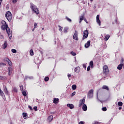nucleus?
<instances>
[{"instance_id":"nucleus-1","label":"nucleus","mask_w":124,"mask_h":124,"mask_svg":"<svg viewBox=\"0 0 124 124\" xmlns=\"http://www.w3.org/2000/svg\"><path fill=\"white\" fill-rule=\"evenodd\" d=\"M2 24L3 25L1 26V30H2V31H5L6 30L10 39H11V37H12V32L10 31V29L8 27V25L6 24V22L2 21Z\"/></svg>"},{"instance_id":"nucleus-2","label":"nucleus","mask_w":124,"mask_h":124,"mask_svg":"<svg viewBox=\"0 0 124 124\" xmlns=\"http://www.w3.org/2000/svg\"><path fill=\"white\" fill-rule=\"evenodd\" d=\"M31 8L33 12H34L36 14H39V11L37 8V7L32 3H31Z\"/></svg>"},{"instance_id":"nucleus-3","label":"nucleus","mask_w":124,"mask_h":124,"mask_svg":"<svg viewBox=\"0 0 124 124\" xmlns=\"http://www.w3.org/2000/svg\"><path fill=\"white\" fill-rule=\"evenodd\" d=\"M31 8L33 12H34L36 14H39V11L37 8V7L32 3H31Z\"/></svg>"},{"instance_id":"nucleus-4","label":"nucleus","mask_w":124,"mask_h":124,"mask_svg":"<svg viewBox=\"0 0 124 124\" xmlns=\"http://www.w3.org/2000/svg\"><path fill=\"white\" fill-rule=\"evenodd\" d=\"M5 17L9 22H11L12 20V14L9 11L6 13Z\"/></svg>"},{"instance_id":"nucleus-5","label":"nucleus","mask_w":124,"mask_h":124,"mask_svg":"<svg viewBox=\"0 0 124 124\" xmlns=\"http://www.w3.org/2000/svg\"><path fill=\"white\" fill-rule=\"evenodd\" d=\"M103 73L104 75H108L109 74V69L107 65H104L103 68Z\"/></svg>"},{"instance_id":"nucleus-6","label":"nucleus","mask_w":124,"mask_h":124,"mask_svg":"<svg viewBox=\"0 0 124 124\" xmlns=\"http://www.w3.org/2000/svg\"><path fill=\"white\" fill-rule=\"evenodd\" d=\"M87 97L88 98H93V90L91 89L90 91H89L87 94Z\"/></svg>"},{"instance_id":"nucleus-7","label":"nucleus","mask_w":124,"mask_h":124,"mask_svg":"<svg viewBox=\"0 0 124 124\" xmlns=\"http://www.w3.org/2000/svg\"><path fill=\"white\" fill-rule=\"evenodd\" d=\"M88 36H89V31H88V30H85L83 31L82 40H84V39H86V38H88Z\"/></svg>"},{"instance_id":"nucleus-8","label":"nucleus","mask_w":124,"mask_h":124,"mask_svg":"<svg viewBox=\"0 0 124 124\" xmlns=\"http://www.w3.org/2000/svg\"><path fill=\"white\" fill-rule=\"evenodd\" d=\"M85 100H86L85 97H84L83 99L79 100L78 105L79 107H81L82 105L85 104Z\"/></svg>"},{"instance_id":"nucleus-9","label":"nucleus","mask_w":124,"mask_h":124,"mask_svg":"<svg viewBox=\"0 0 124 124\" xmlns=\"http://www.w3.org/2000/svg\"><path fill=\"white\" fill-rule=\"evenodd\" d=\"M73 39H75V40H78V31H75V33L73 35Z\"/></svg>"},{"instance_id":"nucleus-10","label":"nucleus","mask_w":124,"mask_h":124,"mask_svg":"<svg viewBox=\"0 0 124 124\" xmlns=\"http://www.w3.org/2000/svg\"><path fill=\"white\" fill-rule=\"evenodd\" d=\"M96 22L98 24L99 26H101V21L99 19V15L96 16Z\"/></svg>"},{"instance_id":"nucleus-11","label":"nucleus","mask_w":124,"mask_h":124,"mask_svg":"<svg viewBox=\"0 0 124 124\" xmlns=\"http://www.w3.org/2000/svg\"><path fill=\"white\" fill-rule=\"evenodd\" d=\"M3 88L5 93L6 94H8V93H9V92H8V90H7V88H6V86L5 85H3Z\"/></svg>"},{"instance_id":"nucleus-12","label":"nucleus","mask_w":124,"mask_h":124,"mask_svg":"<svg viewBox=\"0 0 124 124\" xmlns=\"http://www.w3.org/2000/svg\"><path fill=\"white\" fill-rule=\"evenodd\" d=\"M13 69L11 66H10L8 67V75L9 76H10L11 74H12V71Z\"/></svg>"},{"instance_id":"nucleus-13","label":"nucleus","mask_w":124,"mask_h":124,"mask_svg":"<svg viewBox=\"0 0 124 124\" xmlns=\"http://www.w3.org/2000/svg\"><path fill=\"white\" fill-rule=\"evenodd\" d=\"M91 46V41H88L87 43L85 44V48H89Z\"/></svg>"},{"instance_id":"nucleus-14","label":"nucleus","mask_w":124,"mask_h":124,"mask_svg":"<svg viewBox=\"0 0 124 124\" xmlns=\"http://www.w3.org/2000/svg\"><path fill=\"white\" fill-rule=\"evenodd\" d=\"M67 106L69 107L70 109H73V108H74V105L72 104H68Z\"/></svg>"},{"instance_id":"nucleus-15","label":"nucleus","mask_w":124,"mask_h":124,"mask_svg":"<svg viewBox=\"0 0 124 124\" xmlns=\"http://www.w3.org/2000/svg\"><path fill=\"white\" fill-rule=\"evenodd\" d=\"M53 115H50L48 116L47 118V121L48 122H52V121L53 120Z\"/></svg>"},{"instance_id":"nucleus-16","label":"nucleus","mask_w":124,"mask_h":124,"mask_svg":"<svg viewBox=\"0 0 124 124\" xmlns=\"http://www.w3.org/2000/svg\"><path fill=\"white\" fill-rule=\"evenodd\" d=\"M123 65H124L123 63L118 65V66H117V69H118L119 70H122V68H123Z\"/></svg>"},{"instance_id":"nucleus-17","label":"nucleus","mask_w":124,"mask_h":124,"mask_svg":"<svg viewBox=\"0 0 124 124\" xmlns=\"http://www.w3.org/2000/svg\"><path fill=\"white\" fill-rule=\"evenodd\" d=\"M7 42H4V44L2 45L3 49H5L7 47Z\"/></svg>"},{"instance_id":"nucleus-18","label":"nucleus","mask_w":124,"mask_h":124,"mask_svg":"<svg viewBox=\"0 0 124 124\" xmlns=\"http://www.w3.org/2000/svg\"><path fill=\"white\" fill-rule=\"evenodd\" d=\"M88 109V107H87V105L86 104L83 105L82 107V109L83 111H87Z\"/></svg>"},{"instance_id":"nucleus-19","label":"nucleus","mask_w":124,"mask_h":124,"mask_svg":"<svg viewBox=\"0 0 124 124\" xmlns=\"http://www.w3.org/2000/svg\"><path fill=\"white\" fill-rule=\"evenodd\" d=\"M102 89H103L104 90H107V91H109V87H108V86L106 85L103 86Z\"/></svg>"},{"instance_id":"nucleus-20","label":"nucleus","mask_w":124,"mask_h":124,"mask_svg":"<svg viewBox=\"0 0 124 124\" xmlns=\"http://www.w3.org/2000/svg\"><path fill=\"white\" fill-rule=\"evenodd\" d=\"M80 68L79 67H76L75 68V72H77V73H78V72H79L80 71Z\"/></svg>"},{"instance_id":"nucleus-21","label":"nucleus","mask_w":124,"mask_h":124,"mask_svg":"<svg viewBox=\"0 0 124 124\" xmlns=\"http://www.w3.org/2000/svg\"><path fill=\"white\" fill-rule=\"evenodd\" d=\"M110 38V35L109 34L105 36V38H104L105 40L106 41H107V40H108L109 39V38Z\"/></svg>"},{"instance_id":"nucleus-22","label":"nucleus","mask_w":124,"mask_h":124,"mask_svg":"<svg viewBox=\"0 0 124 124\" xmlns=\"http://www.w3.org/2000/svg\"><path fill=\"white\" fill-rule=\"evenodd\" d=\"M23 117L24 119H27L28 118V114L27 113H23Z\"/></svg>"},{"instance_id":"nucleus-23","label":"nucleus","mask_w":124,"mask_h":124,"mask_svg":"<svg viewBox=\"0 0 124 124\" xmlns=\"http://www.w3.org/2000/svg\"><path fill=\"white\" fill-rule=\"evenodd\" d=\"M0 80H7V78H6L5 77H3V76H0Z\"/></svg>"},{"instance_id":"nucleus-24","label":"nucleus","mask_w":124,"mask_h":124,"mask_svg":"<svg viewBox=\"0 0 124 124\" xmlns=\"http://www.w3.org/2000/svg\"><path fill=\"white\" fill-rule=\"evenodd\" d=\"M80 18V20H79V24H81V22H82V21H83V20H84V16H79Z\"/></svg>"},{"instance_id":"nucleus-25","label":"nucleus","mask_w":124,"mask_h":124,"mask_svg":"<svg viewBox=\"0 0 124 124\" xmlns=\"http://www.w3.org/2000/svg\"><path fill=\"white\" fill-rule=\"evenodd\" d=\"M53 103H59V98H54L53 100Z\"/></svg>"},{"instance_id":"nucleus-26","label":"nucleus","mask_w":124,"mask_h":124,"mask_svg":"<svg viewBox=\"0 0 124 124\" xmlns=\"http://www.w3.org/2000/svg\"><path fill=\"white\" fill-rule=\"evenodd\" d=\"M65 19L67 20V21H68V22H69V23H71V22H72L71 19L68 18L67 16L65 17Z\"/></svg>"},{"instance_id":"nucleus-27","label":"nucleus","mask_w":124,"mask_h":124,"mask_svg":"<svg viewBox=\"0 0 124 124\" xmlns=\"http://www.w3.org/2000/svg\"><path fill=\"white\" fill-rule=\"evenodd\" d=\"M89 64H90V66H91V67L92 68H93V62L91 61V62H90Z\"/></svg>"},{"instance_id":"nucleus-28","label":"nucleus","mask_w":124,"mask_h":124,"mask_svg":"<svg viewBox=\"0 0 124 124\" xmlns=\"http://www.w3.org/2000/svg\"><path fill=\"white\" fill-rule=\"evenodd\" d=\"M77 88V86H76V85L74 84L72 85V90H73V91L75 90V89Z\"/></svg>"},{"instance_id":"nucleus-29","label":"nucleus","mask_w":124,"mask_h":124,"mask_svg":"<svg viewBox=\"0 0 124 124\" xmlns=\"http://www.w3.org/2000/svg\"><path fill=\"white\" fill-rule=\"evenodd\" d=\"M64 32L66 33L67 32V31H68V28L67 27H65L63 29Z\"/></svg>"},{"instance_id":"nucleus-30","label":"nucleus","mask_w":124,"mask_h":124,"mask_svg":"<svg viewBox=\"0 0 124 124\" xmlns=\"http://www.w3.org/2000/svg\"><path fill=\"white\" fill-rule=\"evenodd\" d=\"M31 56H33V50L32 49H31L30 51Z\"/></svg>"},{"instance_id":"nucleus-31","label":"nucleus","mask_w":124,"mask_h":124,"mask_svg":"<svg viewBox=\"0 0 124 124\" xmlns=\"http://www.w3.org/2000/svg\"><path fill=\"white\" fill-rule=\"evenodd\" d=\"M0 96L3 98V97L4 96V93H3V92L2 91L0 92Z\"/></svg>"},{"instance_id":"nucleus-32","label":"nucleus","mask_w":124,"mask_h":124,"mask_svg":"<svg viewBox=\"0 0 124 124\" xmlns=\"http://www.w3.org/2000/svg\"><path fill=\"white\" fill-rule=\"evenodd\" d=\"M13 91L14 93H17V92H18V91L17 90V88L16 87L13 88Z\"/></svg>"},{"instance_id":"nucleus-33","label":"nucleus","mask_w":124,"mask_h":124,"mask_svg":"<svg viewBox=\"0 0 124 124\" xmlns=\"http://www.w3.org/2000/svg\"><path fill=\"white\" fill-rule=\"evenodd\" d=\"M22 94L24 95V96H27V92H26L25 91H22Z\"/></svg>"},{"instance_id":"nucleus-34","label":"nucleus","mask_w":124,"mask_h":124,"mask_svg":"<svg viewBox=\"0 0 124 124\" xmlns=\"http://www.w3.org/2000/svg\"><path fill=\"white\" fill-rule=\"evenodd\" d=\"M101 124V123L96 122V121H94L92 123V124Z\"/></svg>"},{"instance_id":"nucleus-35","label":"nucleus","mask_w":124,"mask_h":124,"mask_svg":"<svg viewBox=\"0 0 124 124\" xmlns=\"http://www.w3.org/2000/svg\"><path fill=\"white\" fill-rule=\"evenodd\" d=\"M118 106H120V107L123 106V102H119L118 103Z\"/></svg>"},{"instance_id":"nucleus-36","label":"nucleus","mask_w":124,"mask_h":124,"mask_svg":"<svg viewBox=\"0 0 124 124\" xmlns=\"http://www.w3.org/2000/svg\"><path fill=\"white\" fill-rule=\"evenodd\" d=\"M11 51L12 53H17V50L15 49H12Z\"/></svg>"},{"instance_id":"nucleus-37","label":"nucleus","mask_w":124,"mask_h":124,"mask_svg":"<svg viewBox=\"0 0 124 124\" xmlns=\"http://www.w3.org/2000/svg\"><path fill=\"white\" fill-rule=\"evenodd\" d=\"M71 54L72 55V56H76V53L73 51L71 52Z\"/></svg>"},{"instance_id":"nucleus-38","label":"nucleus","mask_w":124,"mask_h":124,"mask_svg":"<svg viewBox=\"0 0 124 124\" xmlns=\"http://www.w3.org/2000/svg\"><path fill=\"white\" fill-rule=\"evenodd\" d=\"M59 28V31H62V27H61V26L59 25L58 26Z\"/></svg>"},{"instance_id":"nucleus-39","label":"nucleus","mask_w":124,"mask_h":124,"mask_svg":"<svg viewBox=\"0 0 124 124\" xmlns=\"http://www.w3.org/2000/svg\"><path fill=\"white\" fill-rule=\"evenodd\" d=\"M45 81L46 82H48L49 81V78L48 77H46L45 78Z\"/></svg>"},{"instance_id":"nucleus-40","label":"nucleus","mask_w":124,"mask_h":124,"mask_svg":"<svg viewBox=\"0 0 124 124\" xmlns=\"http://www.w3.org/2000/svg\"><path fill=\"white\" fill-rule=\"evenodd\" d=\"M9 65H10V66H12V62H11V61H10V62H8Z\"/></svg>"},{"instance_id":"nucleus-41","label":"nucleus","mask_w":124,"mask_h":124,"mask_svg":"<svg viewBox=\"0 0 124 124\" xmlns=\"http://www.w3.org/2000/svg\"><path fill=\"white\" fill-rule=\"evenodd\" d=\"M36 28H37V23H35L34 24V29H36Z\"/></svg>"},{"instance_id":"nucleus-42","label":"nucleus","mask_w":124,"mask_h":124,"mask_svg":"<svg viewBox=\"0 0 124 124\" xmlns=\"http://www.w3.org/2000/svg\"><path fill=\"white\" fill-rule=\"evenodd\" d=\"M102 110L103 111H107V108H106V107L102 108Z\"/></svg>"},{"instance_id":"nucleus-43","label":"nucleus","mask_w":124,"mask_h":124,"mask_svg":"<svg viewBox=\"0 0 124 124\" xmlns=\"http://www.w3.org/2000/svg\"><path fill=\"white\" fill-rule=\"evenodd\" d=\"M0 65H6V64H5V63H3V62H0Z\"/></svg>"},{"instance_id":"nucleus-44","label":"nucleus","mask_w":124,"mask_h":124,"mask_svg":"<svg viewBox=\"0 0 124 124\" xmlns=\"http://www.w3.org/2000/svg\"><path fill=\"white\" fill-rule=\"evenodd\" d=\"M20 90H21V91L22 92L24 90V87H23V86H20Z\"/></svg>"},{"instance_id":"nucleus-45","label":"nucleus","mask_w":124,"mask_h":124,"mask_svg":"<svg viewBox=\"0 0 124 124\" xmlns=\"http://www.w3.org/2000/svg\"><path fill=\"white\" fill-rule=\"evenodd\" d=\"M91 70V66H88L87 67V71H90Z\"/></svg>"},{"instance_id":"nucleus-46","label":"nucleus","mask_w":124,"mask_h":124,"mask_svg":"<svg viewBox=\"0 0 124 124\" xmlns=\"http://www.w3.org/2000/svg\"><path fill=\"white\" fill-rule=\"evenodd\" d=\"M75 94H76V92H74L73 93H72V96H74Z\"/></svg>"},{"instance_id":"nucleus-47","label":"nucleus","mask_w":124,"mask_h":124,"mask_svg":"<svg viewBox=\"0 0 124 124\" xmlns=\"http://www.w3.org/2000/svg\"><path fill=\"white\" fill-rule=\"evenodd\" d=\"M33 109L35 111H37V107H34Z\"/></svg>"},{"instance_id":"nucleus-48","label":"nucleus","mask_w":124,"mask_h":124,"mask_svg":"<svg viewBox=\"0 0 124 124\" xmlns=\"http://www.w3.org/2000/svg\"><path fill=\"white\" fill-rule=\"evenodd\" d=\"M5 61L7 62H10V60H9L8 58H6Z\"/></svg>"},{"instance_id":"nucleus-49","label":"nucleus","mask_w":124,"mask_h":124,"mask_svg":"<svg viewBox=\"0 0 124 124\" xmlns=\"http://www.w3.org/2000/svg\"><path fill=\"white\" fill-rule=\"evenodd\" d=\"M12 1L14 3H16L17 1H18V0H12Z\"/></svg>"},{"instance_id":"nucleus-50","label":"nucleus","mask_w":124,"mask_h":124,"mask_svg":"<svg viewBox=\"0 0 124 124\" xmlns=\"http://www.w3.org/2000/svg\"><path fill=\"white\" fill-rule=\"evenodd\" d=\"M1 35V33H0V38H4V37H3V36L2 35Z\"/></svg>"},{"instance_id":"nucleus-51","label":"nucleus","mask_w":124,"mask_h":124,"mask_svg":"<svg viewBox=\"0 0 124 124\" xmlns=\"http://www.w3.org/2000/svg\"><path fill=\"white\" fill-rule=\"evenodd\" d=\"M29 108L30 109V110H32V108L31 106H28Z\"/></svg>"},{"instance_id":"nucleus-52","label":"nucleus","mask_w":124,"mask_h":124,"mask_svg":"<svg viewBox=\"0 0 124 124\" xmlns=\"http://www.w3.org/2000/svg\"><path fill=\"white\" fill-rule=\"evenodd\" d=\"M67 77H68V78H70V77H71V75L70 74H68Z\"/></svg>"},{"instance_id":"nucleus-53","label":"nucleus","mask_w":124,"mask_h":124,"mask_svg":"<svg viewBox=\"0 0 124 124\" xmlns=\"http://www.w3.org/2000/svg\"><path fill=\"white\" fill-rule=\"evenodd\" d=\"M78 124H84V122L83 121H80Z\"/></svg>"},{"instance_id":"nucleus-54","label":"nucleus","mask_w":124,"mask_h":124,"mask_svg":"<svg viewBox=\"0 0 124 124\" xmlns=\"http://www.w3.org/2000/svg\"><path fill=\"white\" fill-rule=\"evenodd\" d=\"M123 62H124V59L123 58H122L121 60V63H123Z\"/></svg>"},{"instance_id":"nucleus-55","label":"nucleus","mask_w":124,"mask_h":124,"mask_svg":"<svg viewBox=\"0 0 124 124\" xmlns=\"http://www.w3.org/2000/svg\"><path fill=\"white\" fill-rule=\"evenodd\" d=\"M84 21H85V22H86V23H87V24H88V21H87V19L86 18L84 19Z\"/></svg>"},{"instance_id":"nucleus-56","label":"nucleus","mask_w":124,"mask_h":124,"mask_svg":"<svg viewBox=\"0 0 124 124\" xmlns=\"http://www.w3.org/2000/svg\"><path fill=\"white\" fill-rule=\"evenodd\" d=\"M83 67L84 68H87V66L85 64H83Z\"/></svg>"},{"instance_id":"nucleus-57","label":"nucleus","mask_w":124,"mask_h":124,"mask_svg":"<svg viewBox=\"0 0 124 124\" xmlns=\"http://www.w3.org/2000/svg\"><path fill=\"white\" fill-rule=\"evenodd\" d=\"M1 1H2V0H0V5H1Z\"/></svg>"},{"instance_id":"nucleus-58","label":"nucleus","mask_w":124,"mask_h":124,"mask_svg":"<svg viewBox=\"0 0 124 124\" xmlns=\"http://www.w3.org/2000/svg\"><path fill=\"white\" fill-rule=\"evenodd\" d=\"M97 98L98 100V93H97Z\"/></svg>"},{"instance_id":"nucleus-59","label":"nucleus","mask_w":124,"mask_h":124,"mask_svg":"<svg viewBox=\"0 0 124 124\" xmlns=\"http://www.w3.org/2000/svg\"><path fill=\"white\" fill-rule=\"evenodd\" d=\"M55 112H52L50 113V114H55Z\"/></svg>"},{"instance_id":"nucleus-60","label":"nucleus","mask_w":124,"mask_h":124,"mask_svg":"<svg viewBox=\"0 0 124 124\" xmlns=\"http://www.w3.org/2000/svg\"><path fill=\"white\" fill-rule=\"evenodd\" d=\"M119 110H122V107H119Z\"/></svg>"},{"instance_id":"nucleus-61","label":"nucleus","mask_w":124,"mask_h":124,"mask_svg":"<svg viewBox=\"0 0 124 124\" xmlns=\"http://www.w3.org/2000/svg\"><path fill=\"white\" fill-rule=\"evenodd\" d=\"M2 90H1V89L0 88V93L2 92Z\"/></svg>"},{"instance_id":"nucleus-62","label":"nucleus","mask_w":124,"mask_h":124,"mask_svg":"<svg viewBox=\"0 0 124 124\" xmlns=\"http://www.w3.org/2000/svg\"><path fill=\"white\" fill-rule=\"evenodd\" d=\"M32 31H34V28H33V29L32 30Z\"/></svg>"},{"instance_id":"nucleus-63","label":"nucleus","mask_w":124,"mask_h":124,"mask_svg":"<svg viewBox=\"0 0 124 124\" xmlns=\"http://www.w3.org/2000/svg\"><path fill=\"white\" fill-rule=\"evenodd\" d=\"M27 78H29V79H31V77H27Z\"/></svg>"},{"instance_id":"nucleus-64","label":"nucleus","mask_w":124,"mask_h":124,"mask_svg":"<svg viewBox=\"0 0 124 124\" xmlns=\"http://www.w3.org/2000/svg\"><path fill=\"white\" fill-rule=\"evenodd\" d=\"M42 30H44V28H42Z\"/></svg>"}]
</instances>
